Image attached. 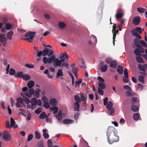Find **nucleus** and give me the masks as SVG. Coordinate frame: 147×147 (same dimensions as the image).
<instances>
[{
  "label": "nucleus",
  "instance_id": "f257e3e1",
  "mask_svg": "<svg viewBox=\"0 0 147 147\" xmlns=\"http://www.w3.org/2000/svg\"><path fill=\"white\" fill-rule=\"evenodd\" d=\"M115 129L113 127L110 126L108 128L107 135L108 141L110 144L117 142L119 140V137L115 134Z\"/></svg>",
  "mask_w": 147,
  "mask_h": 147
},
{
  "label": "nucleus",
  "instance_id": "f03ea898",
  "mask_svg": "<svg viewBox=\"0 0 147 147\" xmlns=\"http://www.w3.org/2000/svg\"><path fill=\"white\" fill-rule=\"evenodd\" d=\"M35 34V32H28L26 33L25 34V36L27 37L24 38L23 39L25 40H28L30 42H31L35 36L34 34Z\"/></svg>",
  "mask_w": 147,
  "mask_h": 147
},
{
  "label": "nucleus",
  "instance_id": "7ed1b4c3",
  "mask_svg": "<svg viewBox=\"0 0 147 147\" xmlns=\"http://www.w3.org/2000/svg\"><path fill=\"white\" fill-rule=\"evenodd\" d=\"M56 58V57L54 55H53L48 58L45 57L43 58V62L44 64H47L48 63H50L52 62L54 63Z\"/></svg>",
  "mask_w": 147,
  "mask_h": 147
},
{
  "label": "nucleus",
  "instance_id": "20e7f679",
  "mask_svg": "<svg viewBox=\"0 0 147 147\" xmlns=\"http://www.w3.org/2000/svg\"><path fill=\"white\" fill-rule=\"evenodd\" d=\"M140 39L137 38H134L133 41V43L136 47L138 48H140L142 52H143V48L140 45L141 40H140Z\"/></svg>",
  "mask_w": 147,
  "mask_h": 147
},
{
  "label": "nucleus",
  "instance_id": "39448f33",
  "mask_svg": "<svg viewBox=\"0 0 147 147\" xmlns=\"http://www.w3.org/2000/svg\"><path fill=\"white\" fill-rule=\"evenodd\" d=\"M5 36V35L3 34L0 35V41L4 47H6L7 40Z\"/></svg>",
  "mask_w": 147,
  "mask_h": 147
},
{
  "label": "nucleus",
  "instance_id": "423d86ee",
  "mask_svg": "<svg viewBox=\"0 0 147 147\" xmlns=\"http://www.w3.org/2000/svg\"><path fill=\"white\" fill-rule=\"evenodd\" d=\"M138 67L139 70L145 72L146 71V69L147 68V64L142 65L141 64H138Z\"/></svg>",
  "mask_w": 147,
  "mask_h": 147
},
{
  "label": "nucleus",
  "instance_id": "0eeeda50",
  "mask_svg": "<svg viewBox=\"0 0 147 147\" xmlns=\"http://www.w3.org/2000/svg\"><path fill=\"white\" fill-rule=\"evenodd\" d=\"M144 48L143 52H142L140 48H137L134 51V53L137 56H140L141 55V53H143L144 52Z\"/></svg>",
  "mask_w": 147,
  "mask_h": 147
},
{
  "label": "nucleus",
  "instance_id": "6e6552de",
  "mask_svg": "<svg viewBox=\"0 0 147 147\" xmlns=\"http://www.w3.org/2000/svg\"><path fill=\"white\" fill-rule=\"evenodd\" d=\"M60 58L62 62H63L65 61V59L67 60L68 58V55L66 53H61L60 55Z\"/></svg>",
  "mask_w": 147,
  "mask_h": 147
},
{
  "label": "nucleus",
  "instance_id": "1a4fd4ad",
  "mask_svg": "<svg viewBox=\"0 0 147 147\" xmlns=\"http://www.w3.org/2000/svg\"><path fill=\"white\" fill-rule=\"evenodd\" d=\"M140 18L139 16H136L134 18L133 24L134 25H138L140 23Z\"/></svg>",
  "mask_w": 147,
  "mask_h": 147
},
{
  "label": "nucleus",
  "instance_id": "9d476101",
  "mask_svg": "<svg viewBox=\"0 0 147 147\" xmlns=\"http://www.w3.org/2000/svg\"><path fill=\"white\" fill-rule=\"evenodd\" d=\"M131 34L134 36H135L139 39H142V37L138 34L136 30L135 29H133L131 31Z\"/></svg>",
  "mask_w": 147,
  "mask_h": 147
},
{
  "label": "nucleus",
  "instance_id": "9b49d317",
  "mask_svg": "<svg viewBox=\"0 0 147 147\" xmlns=\"http://www.w3.org/2000/svg\"><path fill=\"white\" fill-rule=\"evenodd\" d=\"M61 60H60L58 58H56L55 60L53 63V65L55 67H57V66H60L61 64Z\"/></svg>",
  "mask_w": 147,
  "mask_h": 147
},
{
  "label": "nucleus",
  "instance_id": "f8f14e48",
  "mask_svg": "<svg viewBox=\"0 0 147 147\" xmlns=\"http://www.w3.org/2000/svg\"><path fill=\"white\" fill-rule=\"evenodd\" d=\"M117 64L116 61H113L110 63V66L111 68L115 69L117 67Z\"/></svg>",
  "mask_w": 147,
  "mask_h": 147
},
{
  "label": "nucleus",
  "instance_id": "ddd939ff",
  "mask_svg": "<svg viewBox=\"0 0 147 147\" xmlns=\"http://www.w3.org/2000/svg\"><path fill=\"white\" fill-rule=\"evenodd\" d=\"M74 122V121L71 119H64L63 122V123L65 124H70Z\"/></svg>",
  "mask_w": 147,
  "mask_h": 147
},
{
  "label": "nucleus",
  "instance_id": "4468645a",
  "mask_svg": "<svg viewBox=\"0 0 147 147\" xmlns=\"http://www.w3.org/2000/svg\"><path fill=\"white\" fill-rule=\"evenodd\" d=\"M49 103L52 105L55 106L57 105V101L55 98H52L50 100Z\"/></svg>",
  "mask_w": 147,
  "mask_h": 147
},
{
  "label": "nucleus",
  "instance_id": "2eb2a0df",
  "mask_svg": "<svg viewBox=\"0 0 147 147\" xmlns=\"http://www.w3.org/2000/svg\"><path fill=\"white\" fill-rule=\"evenodd\" d=\"M123 66L118 65L117 71L120 74H122L123 73Z\"/></svg>",
  "mask_w": 147,
  "mask_h": 147
},
{
  "label": "nucleus",
  "instance_id": "dca6fc26",
  "mask_svg": "<svg viewBox=\"0 0 147 147\" xmlns=\"http://www.w3.org/2000/svg\"><path fill=\"white\" fill-rule=\"evenodd\" d=\"M23 74V73L22 71L18 72L15 75V77L16 78H22L24 75V74Z\"/></svg>",
  "mask_w": 147,
  "mask_h": 147
},
{
  "label": "nucleus",
  "instance_id": "f3484780",
  "mask_svg": "<svg viewBox=\"0 0 147 147\" xmlns=\"http://www.w3.org/2000/svg\"><path fill=\"white\" fill-rule=\"evenodd\" d=\"M123 16V13L122 12L118 13L115 15V18L118 20V19L121 18Z\"/></svg>",
  "mask_w": 147,
  "mask_h": 147
},
{
  "label": "nucleus",
  "instance_id": "a211bd4d",
  "mask_svg": "<svg viewBox=\"0 0 147 147\" xmlns=\"http://www.w3.org/2000/svg\"><path fill=\"white\" fill-rule=\"evenodd\" d=\"M136 60L139 63H144V62L142 58L140 56L136 57Z\"/></svg>",
  "mask_w": 147,
  "mask_h": 147
},
{
  "label": "nucleus",
  "instance_id": "6ab92c4d",
  "mask_svg": "<svg viewBox=\"0 0 147 147\" xmlns=\"http://www.w3.org/2000/svg\"><path fill=\"white\" fill-rule=\"evenodd\" d=\"M6 141H9L11 139L10 135L8 134L5 135L2 137Z\"/></svg>",
  "mask_w": 147,
  "mask_h": 147
},
{
  "label": "nucleus",
  "instance_id": "aec40b11",
  "mask_svg": "<svg viewBox=\"0 0 147 147\" xmlns=\"http://www.w3.org/2000/svg\"><path fill=\"white\" fill-rule=\"evenodd\" d=\"M74 111H78L79 110L80 105L78 102L74 103Z\"/></svg>",
  "mask_w": 147,
  "mask_h": 147
},
{
  "label": "nucleus",
  "instance_id": "412c9836",
  "mask_svg": "<svg viewBox=\"0 0 147 147\" xmlns=\"http://www.w3.org/2000/svg\"><path fill=\"white\" fill-rule=\"evenodd\" d=\"M80 96L81 97V100L82 101H84L85 100H87L86 98L87 96L86 95L84 96L82 93H80Z\"/></svg>",
  "mask_w": 147,
  "mask_h": 147
},
{
  "label": "nucleus",
  "instance_id": "4be33fe9",
  "mask_svg": "<svg viewBox=\"0 0 147 147\" xmlns=\"http://www.w3.org/2000/svg\"><path fill=\"white\" fill-rule=\"evenodd\" d=\"M34 85V82L30 80L28 82L27 86L29 88H31L33 87Z\"/></svg>",
  "mask_w": 147,
  "mask_h": 147
},
{
  "label": "nucleus",
  "instance_id": "5701e85b",
  "mask_svg": "<svg viewBox=\"0 0 147 147\" xmlns=\"http://www.w3.org/2000/svg\"><path fill=\"white\" fill-rule=\"evenodd\" d=\"M101 71L102 72H105L107 71V65H105L101 67Z\"/></svg>",
  "mask_w": 147,
  "mask_h": 147
},
{
  "label": "nucleus",
  "instance_id": "b1692460",
  "mask_svg": "<svg viewBox=\"0 0 147 147\" xmlns=\"http://www.w3.org/2000/svg\"><path fill=\"white\" fill-rule=\"evenodd\" d=\"M108 110V114L109 115H112L114 114L115 111V109L114 108H112L111 109Z\"/></svg>",
  "mask_w": 147,
  "mask_h": 147
},
{
  "label": "nucleus",
  "instance_id": "393cba45",
  "mask_svg": "<svg viewBox=\"0 0 147 147\" xmlns=\"http://www.w3.org/2000/svg\"><path fill=\"white\" fill-rule=\"evenodd\" d=\"M63 76L62 73V71L61 69H60L58 70V72L57 74V78H58L60 76Z\"/></svg>",
  "mask_w": 147,
  "mask_h": 147
},
{
  "label": "nucleus",
  "instance_id": "a878e982",
  "mask_svg": "<svg viewBox=\"0 0 147 147\" xmlns=\"http://www.w3.org/2000/svg\"><path fill=\"white\" fill-rule=\"evenodd\" d=\"M131 110L134 112H136L138 110V108L137 106L134 105H132L131 108Z\"/></svg>",
  "mask_w": 147,
  "mask_h": 147
},
{
  "label": "nucleus",
  "instance_id": "bb28decb",
  "mask_svg": "<svg viewBox=\"0 0 147 147\" xmlns=\"http://www.w3.org/2000/svg\"><path fill=\"white\" fill-rule=\"evenodd\" d=\"M30 76L28 75L24 74L22 78L24 80L27 81L30 79Z\"/></svg>",
  "mask_w": 147,
  "mask_h": 147
},
{
  "label": "nucleus",
  "instance_id": "cd10ccee",
  "mask_svg": "<svg viewBox=\"0 0 147 147\" xmlns=\"http://www.w3.org/2000/svg\"><path fill=\"white\" fill-rule=\"evenodd\" d=\"M113 104L111 101H109L108 102L107 106V109H110L112 108L113 106Z\"/></svg>",
  "mask_w": 147,
  "mask_h": 147
},
{
  "label": "nucleus",
  "instance_id": "c85d7f7f",
  "mask_svg": "<svg viewBox=\"0 0 147 147\" xmlns=\"http://www.w3.org/2000/svg\"><path fill=\"white\" fill-rule=\"evenodd\" d=\"M13 34V32L12 31H10L7 33V38L9 40L12 39V36Z\"/></svg>",
  "mask_w": 147,
  "mask_h": 147
},
{
  "label": "nucleus",
  "instance_id": "c756f323",
  "mask_svg": "<svg viewBox=\"0 0 147 147\" xmlns=\"http://www.w3.org/2000/svg\"><path fill=\"white\" fill-rule=\"evenodd\" d=\"M47 116L45 112H43L40 114L39 117L41 119H43L46 117Z\"/></svg>",
  "mask_w": 147,
  "mask_h": 147
},
{
  "label": "nucleus",
  "instance_id": "7c9ffc66",
  "mask_svg": "<svg viewBox=\"0 0 147 147\" xmlns=\"http://www.w3.org/2000/svg\"><path fill=\"white\" fill-rule=\"evenodd\" d=\"M30 102L32 105H36L37 103V100L36 98H33L31 99Z\"/></svg>",
  "mask_w": 147,
  "mask_h": 147
},
{
  "label": "nucleus",
  "instance_id": "2f4dec72",
  "mask_svg": "<svg viewBox=\"0 0 147 147\" xmlns=\"http://www.w3.org/2000/svg\"><path fill=\"white\" fill-rule=\"evenodd\" d=\"M49 51V50L47 48H45L43 51L42 55L43 56H45L48 54Z\"/></svg>",
  "mask_w": 147,
  "mask_h": 147
},
{
  "label": "nucleus",
  "instance_id": "473e14b6",
  "mask_svg": "<svg viewBox=\"0 0 147 147\" xmlns=\"http://www.w3.org/2000/svg\"><path fill=\"white\" fill-rule=\"evenodd\" d=\"M74 99L76 101V102H78L80 103L81 101V99L80 96L77 95H75L74 96Z\"/></svg>",
  "mask_w": 147,
  "mask_h": 147
},
{
  "label": "nucleus",
  "instance_id": "72a5a7b5",
  "mask_svg": "<svg viewBox=\"0 0 147 147\" xmlns=\"http://www.w3.org/2000/svg\"><path fill=\"white\" fill-rule=\"evenodd\" d=\"M58 26L60 28L63 29L66 26V24L63 22H61L59 23Z\"/></svg>",
  "mask_w": 147,
  "mask_h": 147
},
{
  "label": "nucleus",
  "instance_id": "f704fd0d",
  "mask_svg": "<svg viewBox=\"0 0 147 147\" xmlns=\"http://www.w3.org/2000/svg\"><path fill=\"white\" fill-rule=\"evenodd\" d=\"M137 9L138 11L140 13H144L146 10V9L141 7H138Z\"/></svg>",
  "mask_w": 147,
  "mask_h": 147
},
{
  "label": "nucleus",
  "instance_id": "c9c22d12",
  "mask_svg": "<svg viewBox=\"0 0 147 147\" xmlns=\"http://www.w3.org/2000/svg\"><path fill=\"white\" fill-rule=\"evenodd\" d=\"M98 85L99 87L102 89H104L106 88L105 85L104 83L98 82Z\"/></svg>",
  "mask_w": 147,
  "mask_h": 147
},
{
  "label": "nucleus",
  "instance_id": "e433bc0d",
  "mask_svg": "<svg viewBox=\"0 0 147 147\" xmlns=\"http://www.w3.org/2000/svg\"><path fill=\"white\" fill-rule=\"evenodd\" d=\"M10 120L11 127H13L15 124V122L13 119L11 117L10 118Z\"/></svg>",
  "mask_w": 147,
  "mask_h": 147
},
{
  "label": "nucleus",
  "instance_id": "4c0bfd02",
  "mask_svg": "<svg viewBox=\"0 0 147 147\" xmlns=\"http://www.w3.org/2000/svg\"><path fill=\"white\" fill-rule=\"evenodd\" d=\"M7 19L6 17H3L1 18V21L2 22L1 23L3 24H6L7 22Z\"/></svg>",
  "mask_w": 147,
  "mask_h": 147
},
{
  "label": "nucleus",
  "instance_id": "58836bf2",
  "mask_svg": "<svg viewBox=\"0 0 147 147\" xmlns=\"http://www.w3.org/2000/svg\"><path fill=\"white\" fill-rule=\"evenodd\" d=\"M9 74L11 76H15L16 74L15 71L13 69L10 68L9 70Z\"/></svg>",
  "mask_w": 147,
  "mask_h": 147
},
{
  "label": "nucleus",
  "instance_id": "ea45409f",
  "mask_svg": "<svg viewBox=\"0 0 147 147\" xmlns=\"http://www.w3.org/2000/svg\"><path fill=\"white\" fill-rule=\"evenodd\" d=\"M138 80L140 82L143 84H144V77L142 76L141 75L139 76Z\"/></svg>",
  "mask_w": 147,
  "mask_h": 147
},
{
  "label": "nucleus",
  "instance_id": "a19ab883",
  "mask_svg": "<svg viewBox=\"0 0 147 147\" xmlns=\"http://www.w3.org/2000/svg\"><path fill=\"white\" fill-rule=\"evenodd\" d=\"M133 117L135 120H137L139 119V115L138 113H135L134 114Z\"/></svg>",
  "mask_w": 147,
  "mask_h": 147
},
{
  "label": "nucleus",
  "instance_id": "79ce46f5",
  "mask_svg": "<svg viewBox=\"0 0 147 147\" xmlns=\"http://www.w3.org/2000/svg\"><path fill=\"white\" fill-rule=\"evenodd\" d=\"M82 82V80L81 79H80L76 81L75 83V87H76L78 86H79V84H80Z\"/></svg>",
  "mask_w": 147,
  "mask_h": 147
},
{
  "label": "nucleus",
  "instance_id": "37998d69",
  "mask_svg": "<svg viewBox=\"0 0 147 147\" xmlns=\"http://www.w3.org/2000/svg\"><path fill=\"white\" fill-rule=\"evenodd\" d=\"M136 31L138 32L139 34H142V28L140 27H137L135 29ZM143 30H144V29H143Z\"/></svg>",
  "mask_w": 147,
  "mask_h": 147
},
{
  "label": "nucleus",
  "instance_id": "c03bdc74",
  "mask_svg": "<svg viewBox=\"0 0 147 147\" xmlns=\"http://www.w3.org/2000/svg\"><path fill=\"white\" fill-rule=\"evenodd\" d=\"M12 25L10 23H7L5 26V28L7 30H10L12 27Z\"/></svg>",
  "mask_w": 147,
  "mask_h": 147
},
{
  "label": "nucleus",
  "instance_id": "a18cd8bd",
  "mask_svg": "<svg viewBox=\"0 0 147 147\" xmlns=\"http://www.w3.org/2000/svg\"><path fill=\"white\" fill-rule=\"evenodd\" d=\"M35 138L36 139H39L40 138V135L39 133L37 131H35Z\"/></svg>",
  "mask_w": 147,
  "mask_h": 147
},
{
  "label": "nucleus",
  "instance_id": "49530a36",
  "mask_svg": "<svg viewBox=\"0 0 147 147\" xmlns=\"http://www.w3.org/2000/svg\"><path fill=\"white\" fill-rule=\"evenodd\" d=\"M142 45V47L147 48V44L143 40H141L140 45Z\"/></svg>",
  "mask_w": 147,
  "mask_h": 147
},
{
  "label": "nucleus",
  "instance_id": "de8ad7c7",
  "mask_svg": "<svg viewBox=\"0 0 147 147\" xmlns=\"http://www.w3.org/2000/svg\"><path fill=\"white\" fill-rule=\"evenodd\" d=\"M123 81L125 83H127L129 81V79L128 78V76H125V77H123Z\"/></svg>",
  "mask_w": 147,
  "mask_h": 147
},
{
  "label": "nucleus",
  "instance_id": "09e8293b",
  "mask_svg": "<svg viewBox=\"0 0 147 147\" xmlns=\"http://www.w3.org/2000/svg\"><path fill=\"white\" fill-rule=\"evenodd\" d=\"M43 105L44 107L46 109H48L50 107L48 102H44Z\"/></svg>",
  "mask_w": 147,
  "mask_h": 147
},
{
  "label": "nucleus",
  "instance_id": "8fccbe9b",
  "mask_svg": "<svg viewBox=\"0 0 147 147\" xmlns=\"http://www.w3.org/2000/svg\"><path fill=\"white\" fill-rule=\"evenodd\" d=\"M28 91L31 96L32 94H35V91H34L33 89L30 88L28 90Z\"/></svg>",
  "mask_w": 147,
  "mask_h": 147
},
{
  "label": "nucleus",
  "instance_id": "3c124183",
  "mask_svg": "<svg viewBox=\"0 0 147 147\" xmlns=\"http://www.w3.org/2000/svg\"><path fill=\"white\" fill-rule=\"evenodd\" d=\"M42 101L43 102H48V100L47 98L45 96H43L42 98Z\"/></svg>",
  "mask_w": 147,
  "mask_h": 147
},
{
  "label": "nucleus",
  "instance_id": "603ef678",
  "mask_svg": "<svg viewBox=\"0 0 147 147\" xmlns=\"http://www.w3.org/2000/svg\"><path fill=\"white\" fill-rule=\"evenodd\" d=\"M55 117L56 119L59 120H61L62 118V115L59 114L58 115V114H57L55 115Z\"/></svg>",
  "mask_w": 147,
  "mask_h": 147
},
{
  "label": "nucleus",
  "instance_id": "864d4df0",
  "mask_svg": "<svg viewBox=\"0 0 147 147\" xmlns=\"http://www.w3.org/2000/svg\"><path fill=\"white\" fill-rule=\"evenodd\" d=\"M25 66L30 68H32L34 67V66L32 64H26L25 65Z\"/></svg>",
  "mask_w": 147,
  "mask_h": 147
},
{
  "label": "nucleus",
  "instance_id": "5fc2aeb1",
  "mask_svg": "<svg viewBox=\"0 0 147 147\" xmlns=\"http://www.w3.org/2000/svg\"><path fill=\"white\" fill-rule=\"evenodd\" d=\"M78 70V68L76 67H75V68H73V69H72L71 70V72L74 74L75 76H76V72Z\"/></svg>",
  "mask_w": 147,
  "mask_h": 147
},
{
  "label": "nucleus",
  "instance_id": "6e6d98bb",
  "mask_svg": "<svg viewBox=\"0 0 147 147\" xmlns=\"http://www.w3.org/2000/svg\"><path fill=\"white\" fill-rule=\"evenodd\" d=\"M47 145L48 147H52L53 143L51 140H48L47 142Z\"/></svg>",
  "mask_w": 147,
  "mask_h": 147
},
{
  "label": "nucleus",
  "instance_id": "4d7b16f0",
  "mask_svg": "<svg viewBox=\"0 0 147 147\" xmlns=\"http://www.w3.org/2000/svg\"><path fill=\"white\" fill-rule=\"evenodd\" d=\"M42 111V109L41 108H38L35 111V113L37 114H38Z\"/></svg>",
  "mask_w": 147,
  "mask_h": 147
},
{
  "label": "nucleus",
  "instance_id": "13d9d810",
  "mask_svg": "<svg viewBox=\"0 0 147 147\" xmlns=\"http://www.w3.org/2000/svg\"><path fill=\"white\" fill-rule=\"evenodd\" d=\"M17 102L20 103L21 104H23V99L21 98H17Z\"/></svg>",
  "mask_w": 147,
  "mask_h": 147
},
{
  "label": "nucleus",
  "instance_id": "bf43d9fd",
  "mask_svg": "<svg viewBox=\"0 0 147 147\" xmlns=\"http://www.w3.org/2000/svg\"><path fill=\"white\" fill-rule=\"evenodd\" d=\"M33 136L32 134H29L28 136L27 141L30 142L33 138Z\"/></svg>",
  "mask_w": 147,
  "mask_h": 147
},
{
  "label": "nucleus",
  "instance_id": "052dcab7",
  "mask_svg": "<svg viewBox=\"0 0 147 147\" xmlns=\"http://www.w3.org/2000/svg\"><path fill=\"white\" fill-rule=\"evenodd\" d=\"M49 52L48 53V54L47 55V56L49 57L53 55V54L54 53V51L52 49H51L49 50Z\"/></svg>",
  "mask_w": 147,
  "mask_h": 147
},
{
  "label": "nucleus",
  "instance_id": "680f3d73",
  "mask_svg": "<svg viewBox=\"0 0 147 147\" xmlns=\"http://www.w3.org/2000/svg\"><path fill=\"white\" fill-rule=\"evenodd\" d=\"M98 92L99 94L101 95H103L104 94L103 90L99 88H98Z\"/></svg>",
  "mask_w": 147,
  "mask_h": 147
},
{
  "label": "nucleus",
  "instance_id": "e2e57ef3",
  "mask_svg": "<svg viewBox=\"0 0 147 147\" xmlns=\"http://www.w3.org/2000/svg\"><path fill=\"white\" fill-rule=\"evenodd\" d=\"M60 65L61 67L65 66L67 68L68 66V64L67 62L62 63H61V64Z\"/></svg>",
  "mask_w": 147,
  "mask_h": 147
},
{
  "label": "nucleus",
  "instance_id": "0e129e2a",
  "mask_svg": "<svg viewBox=\"0 0 147 147\" xmlns=\"http://www.w3.org/2000/svg\"><path fill=\"white\" fill-rule=\"evenodd\" d=\"M24 100L26 104H28L30 102V100L29 98L26 97L24 98Z\"/></svg>",
  "mask_w": 147,
  "mask_h": 147
},
{
  "label": "nucleus",
  "instance_id": "69168bd1",
  "mask_svg": "<svg viewBox=\"0 0 147 147\" xmlns=\"http://www.w3.org/2000/svg\"><path fill=\"white\" fill-rule=\"evenodd\" d=\"M108 98L107 97H105L103 100V104L104 105H106L108 102Z\"/></svg>",
  "mask_w": 147,
  "mask_h": 147
},
{
  "label": "nucleus",
  "instance_id": "338daca9",
  "mask_svg": "<svg viewBox=\"0 0 147 147\" xmlns=\"http://www.w3.org/2000/svg\"><path fill=\"white\" fill-rule=\"evenodd\" d=\"M98 80L102 82H105L104 79L100 76H98L97 77Z\"/></svg>",
  "mask_w": 147,
  "mask_h": 147
},
{
  "label": "nucleus",
  "instance_id": "774afa93",
  "mask_svg": "<svg viewBox=\"0 0 147 147\" xmlns=\"http://www.w3.org/2000/svg\"><path fill=\"white\" fill-rule=\"evenodd\" d=\"M138 88L140 90H142L143 89V85L141 84H139L137 85Z\"/></svg>",
  "mask_w": 147,
  "mask_h": 147
}]
</instances>
